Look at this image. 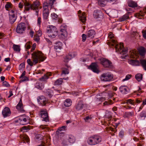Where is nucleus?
<instances>
[{
  "label": "nucleus",
  "instance_id": "obj_1",
  "mask_svg": "<svg viewBox=\"0 0 146 146\" xmlns=\"http://www.w3.org/2000/svg\"><path fill=\"white\" fill-rule=\"evenodd\" d=\"M31 55L33 62L30 59H28L27 60V63L31 66H33L34 64L35 65L38 62L44 61L46 58L41 52L38 51L34 52Z\"/></svg>",
  "mask_w": 146,
  "mask_h": 146
},
{
  "label": "nucleus",
  "instance_id": "obj_2",
  "mask_svg": "<svg viewBox=\"0 0 146 146\" xmlns=\"http://www.w3.org/2000/svg\"><path fill=\"white\" fill-rule=\"evenodd\" d=\"M40 3L39 1L36 0L30 4L28 2H26L25 3V10L24 12L33 10L35 11V15L37 16L38 15V12L42 7L40 5Z\"/></svg>",
  "mask_w": 146,
  "mask_h": 146
},
{
  "label": "nucleus",
  "instance_id": "obj_3",
  "mask_svg": "<svg viewBox=\"0 0 146 146\" xmlns=\"http://www.w3.org/2000/svg\"><path fill=\"white\" fill-rule=\"evenodd\" d=\"M111 41L114 44L113 45H115L116 51L118 53L123 55L121 56V58H125L127 55L126 54L127 50L124 49L123 43H121L119 44H118L116 42L114 39H112Z\"/></svg>",
  "mask_w": 146,
  "mask_h": 146
},
{
  "label": "nucleus",
  "instance_id": "obj_4",
  "mask_svg": "<svg viewBox=\"0 0 146 146\" xmlns=\"http://www.w3.org/2000/svg\"><path fill=\"white\" fill-rule=\"evenodd\" d=\"M46 32L48 36L51 38L55 37L58 34V31L56 28L52 25H48L47 27Z\"/></svg>",
  "mask_w": 146,
  "mask_h": 146
},
{
  "label": "nucleus",
  "instance_id": "obj_5",
  "mask_svg": "<svg viewBox=\"0 0 146 146\" xmlns=\"http://www.w3.org/2000/svg\"><path fill=\"white\" fill-rule=\"evenodd\" d=\"M39 115L42 119V120L47 122L49 121V117L47 110L46 109H41L39 113Z\"/></svg>",
  "mask_w": 146,
  "mask_h": 146
},
{
  "label": "nucleus",
  "instance_id": "obj_6",
  "mask_svg": "<svg viewBox=\"0 0 146 146\" xmlns=\"http://www.w3.org/2000/svg\"><path fill=\"white\" fill-rule=\"evenodd\" d=\"M100 63L105 67L111 68L112 67V64L111 61L108 59L102 58L99 59Z\"/></svg>",
  "mask_w": 146,
  "mask_h": 146
},
{
  "label": "nucleus",
  "instance_id": "obj_7",
  "mask_svg": "<svg viewBox=\"0 0 146 146\" xmlns=\"http://www.w3.org/2000/svg\"><path fill=\"white\" fill-rule=\"evenodd\" d=\"M9 14L10 23L13 24L17 19V16L15 12V11L11 10L9 12Z\"/></svg>",
  "mask_w": 146,
  "mask_h": 146
},
{
  "label": "nucleus",
  "instance_id": "obj_8",
  "mask_svg": "<svg viewBox=\"0 0 146 146\" xmlns=\"http://www.w3.org/2000/svg\"><path fill=\"white\" fill-rule=\"evenodd\" d=\"M26 28L25 23H20L17 26L16 31L17 33H23L25 31Z\"/></svg>",
  "mask_w": 146,
  "mask_h": 146
},
{
  "label": "nucleus",
  "instance_id": "obj_9",
  "mask_svg": "<svg viewBox=\"0 0 146 146\" xmlns=\"http://www.w3.org/2000/svg\"><path fill=\"white\" fill-rule=\"evenodd\" d=\"M101 79L104 81H110L113 78L112 74L110 73H106L104 74L101 76Z\"/></svg>",
  "mask_w": 146,
  "mask_h": 146
},
{
  "label": "nucleus",
  "instance_id": "obj_10",
  "mask_svg": "<svg viewBox=\"0 0 146 146\" xmlns=\"http://www.w3.org/2000/svg\"><path fill=\"white\" fill-rule=\"evenodd\" d=\"M16 123L19 122L21 125H25L29 123V119L26 117L23 116H21L19 119L15 121Z\"/></svg>",
  "mask_w": 146,
  "mask_h": 146
},
{
  "label": "nucleus",
  "instance_id": "obj_11",
  "mask_svg": "<svg viewBox=\"0 0 146 146\" xmlns=\"http://www.w3.org/2000/svg\"><path fill=\"white\" fill-rule=\"evenodd\" d=\"M37 101L42 106L46 105L48 103V101L46 100L44 96H41L38 97L37 99Z\"/></svg>",
  "mask_w": 146,
  "mask_h": 146
},
{
  "label": "nucleus",
  "instance_id": "obj_12",
  "mask_svg": "<svg viewBox=\"0 0 146 146\" xmlns=\"http://www.w3.org/2000/svg\"><path fill=\"white\" fill-rule=\"evenodd\" d=\"M93 15L94 18L96 19L102 18L103 17V13L100 10H96L94 11Z\"/></svg>",
  "mask_w": 146,
  "mask_h": 146
},
{
  "label": "nucleus",
  "instance_id": "obj_13",
  "mask_svg": "<svg viewBox=\"0 0 146 146\" xmlns=\"http://www.w3.org/2000/svg\"><path fill=\"white\" fill-rule=\"evenodd\" d=\"M46 5V3L45 4L43 7V18L45 19H47L49 14V9L47 8V5Z\"/></svg>",
  "mask_w": 146,
  "mask_h": 146
},
{
  "label": "nucleus",
  "instance_id": "obj_14",
  "mask_svg": "<svg viewBox=\"0 0 146 146\" xmlns=\"http://www.w3.org/2000/svg\"><path fill=\"white\" fill-rule=\"evenodd\" d=\"M2 114L4 117L10 116L11 111L9 108L7 107H5L2 111Z\"/></svg>",
  "mask_w": 146,
  "mask_h": 146
},
{
  "label": "nucleus",
  "instance_id": "obj_15",
  "mask_svg": "<svg viewBox=\"0 0 146 146\" xmlns=\"http://www.w3.org/2000/svg\"><path fill=\"white\" fill-rule=\"evenodd\" d=\"M81 13V11L80 10L78 12V14H79L78 16L79 17V19L82 23H84L86 20L85 13L83 12L82 14Z\"/></svg>",
  "mask_w": 146,
  "mask_h": 146
},
{
  "label": "nucleus",
  "instance_id": "obj_16",
  "mask_svg": "<svg viewBox=\"0 0 146 146\" xmlns=\"http://www.w3.org/2000/svg\"><path fill=\"white\" fill-rule=\"evenodd\" d=\"M55 1L56 0H49L48 3L46 1H44L43 3V7L44 6L45 4L46 3L47 8H48V9H49V8L51 9L53 7L54 3Z\"/></svg>",
  "mask_w": 146,
  "mask_h": 146
},
{
  "label": "nucleus",
  "instance_id": "obj_17",
  "mask_svg": "<svg viewBox=\"0 0 146 146\" xmlns=\"http://www.w3.org/2000/svg\"><path fill=\"white\" fill-rule=\"evenodd\" d=\"M75 54L74 53H70L68 55H66L64 58V61L65 62H68L72 58L74 57Z\"/></svg>",
  "mask_w": 146,
  "mask_h": 146
},
{
  "label": "nucleus",
  "instance_id": "obj_18",
  "mask_svg": "<svg viewBox=\"0 0 146 146\" xmlns=\"http://www.w3.org/2000/svg\"><path fill=\"white\" fill-rule=\"evenodd\" d=\"M97 64L96 63H93L90 66L89 68L94 72L98 73L99 70L97 67Z\"/></svg>",
  "mask_w": 146,
  "mask_h": 146
},
{
  "label": "nucleus",
  "instance_id": "obj_19",
  "mask_svg": "<svg viewBox=\"0 0 146 146\" xmlns=\"http://www.w3.org/2000/svg\"><path fill=\"white\" fill-rule=\"evenodd\" d=\"M129 63L133 66H138L140 64V60L139 61V60H134L131 59L129 61Z\"/></svg>",
  "mask_w": 146,
  "mask_h": 146
},
{
  "label": "nucleus",
  "instance_id": "obj_20",
  "mask_svg": "<svg viewBox=\"0 0 146 146\" xmlns=\"http://www.w3.org/2000/svg\"><path fill=\"white\" fill-rule=\"evenodd\" d=\"M96 142L95 141L93 135L88 138L87 140V143L90 145H96L97 144Z\"/></svg>",
  "mask_w": 146,
  "mask_h": 146
},
{
  "label": "nucleus",
  "instance_id": "obj_21",
  "mask_svg": "<svg viewBox=\"0 0 146 146\" xmlns=\"http://www.w3.org/2000/svg\"><path fill=\"white\" fill-rule=\"evenodd\" d=\"M51 17L53 20L57 21V22L59 23L62 22V20L59 18L58 16L54 13H52L51 14Z\"/></svg>",
  "mask_w": 146,
  "mask_h": 146
},
{
  "label": "nucleus",
  "instance_id": "obj_22",
  "mask_svg": "<svg viewBox=\"0 0 146 146\" xmlns=\"http://www.w3.org/2000/svg\"><path fill=\"white\" fill-rule=\"evenodd\" d=\"M120 91L123 94H127L128 92L129 88L125 86H121L119 88Z\"/></svg>",
  "mask_w": 146,
  "mask_h": 146
},
{
  "label": "nucleus",
  "instance_id": "obj_23",
  "mask_svg": "<svg viewBox=\"0 0 146 146\" xmlns=\"http://www.w3.org/2000/svg\"><path fill=\"white\" fill-rule=\"evenodd\" d=\"M96 35V32L93 29H91L88 31L87 32V37L92 38L94 37Z\"/></svg>",
  "mask_w": 146,
  "mask_h": 146
},
{
  "label": "nucleus",
  "instance_id": "obj_24",
  "mask_svg": "<svg viewBox=\"0 0 146 146\" xmlns=\"http://www.w3.org/2000/svg\"><path fill=\"white\" fill-rule=\"evenodd\" d=\"M16 108L17 109L21 112H23L24 111L21 99H20L19 103L16 106Z\"/></svg>",
  "mask_w": 146,
  "mask_h": 146
},
{
  "label": "nucleus",
  "instance_id": "obj_25",
  "mask_svg": "<svg viewBox=\"0 0 146 146\" xmlns=\"http://www.w3.org/2000/svg\"><path fill=\"white\" fill-rule=\"evenodd\" d=\"M84 105L83 104L82 102L80 101L75 106V108L78 111L81 110L84 107Z\"/></svg>",
  "mask_w": 146,
  "mask_h": 146
},
{
  "label": "nucleus",
  "instance_id": "obj_26",
  "mask_svg": "<svg viewBox=\"0 0 146 146\" xmlns=\"http://www.w3.org/2000/svg\"><path fill=\"white\" fill-rule=\"evenodd\" d=\"M93 136L95 141L96 142V144H98L101 142L102 139L101 136L98 135H95Z\"/></svg>",
  "mask_w": 146,
  "mask_h": 146
},
{
  "label": "nucleus",
  "instance_id": "obj_27",
  "mask_svg": "<svg viewBox=\"0 0 146 146\" xmlns=\"http://www.w3.org/2000/svg\"><path fill=\"white\" fill-rule=\"evenodd\" d=\"M68 142L71 143H74L75 140L74 137L72 135H69L67 137Z\"/></svg>",
  "mask_w": 146,
  "mask_h": 146
},
{
  "label": "nucleus",
  "instance_id": "obj_28",
  "mask_svg": "<svg viewBox=\"0 0 146 146\" xmlns=\"http://www.w3.org/2000/svg\"><path fill=\"white\" fill-rule=\"evenodd\" d=\"M145 13H146V9H145V10H144V11H140L139 12L136 13L135 14V16L136 17L141 19L142 18L141 17H143Z\"/></svg>",
  "mask_w": 146,
  "mask_h": 146
},
{
  "label": "nucleus",
  "instance_id": "obj_29",
  "mask_svg": "<svg viewBox=\"0 0 146 146\" xmlns=\"http://www.w3.org/2000/svg\"><path fill=\"white\" fill-rule=\"evenodd\" d=\"M43 82H37L36 84V87L40 90H42L44 88V84Z\"/></svg>",
  "mask_w": 146,
  "mask_h": 146
},
{
  "label": "nucleus",
  "instance_id": "obj_30",
  "mask_svg": "<svg viewBox=\"0 0 146 146\" xmlns=\"http://www.w3.org/2000/svg\"><path fill=\"white\" fill-rule=\"evenodd\" d=\"M128 5L131 7L135 8L137 6V3L133 1H130L128 2Z\"/></svg>",
  "mask_w": 146,
  "mask_h": 146
},
{
  "label": "nucleus",
  "instance_id": "obj_31",
  "mask_svg": "<svg viewBox=\"0 0 146 146\" xmlns=\"http://www.w3.org/2000/svg\"><path fill=\"white\" fill-rule=\"evenodd\" d=\"M139 51L140 55L142 56H144L146 52L145 48L143 47H140L139 49Z\"/></svg>",
  "mask_w": 146,
  "mask_h": 146
},
{
  "label": "nucleus",
  "instance_id": "obj_32",
  "mask_svg": "<svg viewBox=\"0 0 146 146\" xmlns=\"http://www.w3.org/2000/svg\"><path fill=\"white\" fill-rule=\"evenodd\" d=\"M71 100L70 99H66L64 102V105L65 107H68L70 106L72 104Z\"/></svg>",
  "mask_w": 146,
  "mask_h": 146
},
{
  "label": "nucleus",
  "instance_id": "obj_33",
  "mask_svg": "<svg viewBox=\"0 0 146 146\" xmlns=\"http://www.w3.org/2000/svg\"><path fill=\"white\" fill-rule=\"evenodd\" d=\"M129 18V17L128 14H125L122 17H120L118 19L119 21L120 22H122L128 19Z\"/></svg>",
  "mask_w": 146,
  "mask_h": 146
},
{
  "label": "nucleus",
  "instance_id": "obj_34",
  "mask_svg": "<svg viewBox=\"0 0 146 146\" xmlns=\"http://www.w3.org/2000/svg\"><path fill=\"white\" fill-rule=\"evenodd\" d=\"M62 45V43L61 42H56L55 45H54V48L56 50L60 49L61 48Z\"/></svg>",
  "mask_w": 146,
  "mask_h": 146
},
{
  "label": "nucleus",
  "instance_id": "obj_35",
  "mask_svg": "<svg viewBox=\"0 0 146 146\" xmlns=\"http://www.w3.org/2000/svg\"><path fill=\"white\" fill-rule=\"evenodd\" d=\"M134 114L133 112H125L123 115V117L125 118H128L131 117H132Z\"/></svg>",
  "mask_w": 146,
  "mask_h": 146
},
{
  "label": "nucleus",
  "instance_id": "obj_36",
  "mask_svg": "<svg viewBox=\"0 0 146 146\" xmlns=\"http://www.w3.org/2000/svg\"><path fill=\"white\" fill-rule=\"evenodd\" d=\"M107 2L106 0H98V3L99 5L102 7L105 6Z\"/></svg>",
  "mask_w": 146,
  "mask_h": 146
},
{
  "label": "nucleus",
  "instance_id": "obj_37",
  "mask_svg": "<svg viewBox=\"0 0 146 146\" xmlns=\"http://www.w3.org/2000/svg\"><path fill=\"white\" fill-rule=\"evenodd\" d=\"M140 62V64L141 65L144 70L146 71V60H141Z\"/></svg>",
  "mask_w": 146,
  "mask_h": 146
},
{
  "label": "nucleus",
  "instance_id": "obj_38",
  "mask_svg": "<svg viewBox=\"0 0 146 146\" xmlns=\"http://www.w3.org/2000/svg\"><path fill=\"white\" fill-rule=\"evenodd\" d=\"M135 78L137 81H140L142 79L143 75L141 74H138L135 75Z\"/></svg>",
  "mask_w": 146,
  "mask_h": 146
},
{
  "label": "nucleus",
  "instance_id": "obj_39",
  "mask_svg": "<svg viewBox=\"0 0 146 146\" xmlns=\"http://www.w3.org/2000/svg\"><path fill=\"white\" fill-rule=\"evenodd\" d=\"M35 138L36 141L39 142L42 139L43 136L40 134H37L36 135Z\"/></svg>",
  "mask_w": 146,
  "mask_h": 146
},
{
  "label": "nucleus",
  "instance_id": "obj_40",
  "mask_svg": "<svg viewBox=\"0 0 146 146\" xmlns=\"http://www.w3.org/2000/svg\"><path fill=\"white\" fill-rule=\"evenodd\" d=\"M62 79L61 78H60L57 79L55 81L54 84L56 85H60L62 84Z\"/></svg>",
  "mask_w": 146,
  "mask_h": 146
},
{
  "label": "nucleus",
  "instance_id": "obj_41",
  "mask_svg": "<svg viewBox=\"0 0 146 146\" xmlns=\"http://www.w3.org/2000/svg\"><path fill=\"white\" fill-rule=\"evenodd\" d=\"M113 104V102L112 100H109L108 101H105L103 103V106H109L110 105L112 104Z\"/></svg>",
  "mask_w": 146,
  "mask_h": 146
},
{
  "label": "nucleus",
  "instance_id": "obj_42",
  "mask_svg": "<svg viewBox=\"0 0 146 146\" xmlns=\"http://www.w3.org/2000/svg\"><path fill=\"white\" fill-rule=\"evenodd\" d=\"M30 129V128L29 126H24L21 128V131L23 132H25L28 131Z\"/></svg>",
  "mask_w": 146,
  "mask_h": 146
},
{
  "label": "nucleus",
  "instance_id": "obj_43",
  "mask_svg": "<svg viewBox=\"0 0 146 146\" xmlns=\"http://www.w3.org/2000/svg\"><path fill=\"white\" fill-rule=\"evenodd\" d=\"M14 50L17 52H19L20 50V46L18 45L14 44L13 46Z\"/></svg>",
  "mask_w": 146,
  "mask_h": 146
},
{
  "label": "nucleus",
  "instance_id": "obj_44",
  "mask_svg": "<svg viewBox=\"0 0 146 146\" xmlns=\"http://www.w3.org/2000/svg\"><path fill=\"white\" fill-rule=\"evenodd\" d=\"M46 93L47 95L49 96V98H51L53 95V91L50 90H49L46 92Z\"/></svg>",
  "mask_w": 146,
  "mask_h": 146
},
{
  "label": "nucleus",
  "instance_id": "obj_45",
  "mask_svg": "<svg viewBox=\"0 0 146 146\" xmlns=\"http://www.w3.org/2000/svg\"><path fill=\"white\" fill-rule=\"evenodd\" d=\"M12 5V4L11 3L7 2L5 6V8L6 10L8 11H9V9L11 8Z\"/></svg>",
  "mask_w": 146,
  "mask_h": 146
},
{
  "label": "nucleus",
  "instance_id": "obj_46",
  "mask_svg": "<svg viewBox=\"0 0 146 146\" xmlns=\"http://www.w3.org/2000/svg\"><path fill=\"white\" fill-rule=\"evenodd\" d=\"M26 2H27V1H22L20 2L19 4V7L20 8H22L24 5L25 6V3Z\"/></svg>",
  "mask_w": 146,
  "mask_h": 146
},
{
  "label": "nucleus",
  "instance_id": "obj_47",
  "mask_svg": "<svg viewBox=\"0 0 146 146\" xmlns=\"http://www.w3.org/2000/svg\"><path fill=\"white\" fill-rule=\"evenodd\" d=\"M51 74L50 72H48L46 74H45L44 76L42 78V79H47L48 78V77L51 76Z\"/></svg>",
  "mask_w": 146,
  "mask_h": 146
},
{
  "label": "nucleus",
  "instance_id": "obj_48",
  "mask_svg": "<svg viewBox=\"0 0 146 146\" xmlns=\"http://www.w3.org/2000/svg\"><path fill=\"white\" fill-rule=\"evenodd\" d=\"M69 73L68 70V68H63L62 70V74H68Z\"/></svg>",
  "mask_w": 146,
  "mask_h": 146
},
{
  "label": "nucleus",
  "instance_id": "obj_49",
  "mask_svg": "<svg viewBox=\"0 0 146 146\" xmlns=\"http://www.w3.org/2000/svg\"><path fill=\"white\" fill-rule=\"evenodd\" d=\"M126 103L127 104L129 103L131 105L134 106L135 105V102H134L131 99L127 100Z\"/></svg>",
  "mask_w": 146,
  "mask_h": 146
},
{
  "label": "nucleus",
  "instance_id": "obj_50",
  "mask_svg": "<svg viewBox=\"0 0 146 146\" xmlns=\"http://www.w3.org/2000/svg\"><path fill=\"white\" fill-rule=\"evenodd\" d=\"M66 27L64 25H62L60 27V31L62 33H64L66 32Z\"/></svg>",
  "mask_w": 146,
  "mask_h": 146
},
{
  "label": "nucleus",
  "instance_id": "obj_51",
  "mask_svg": "<svg viewBox=\"0 0 146 146\" xmlns=\"http://www.w3.org/2000/svg\"><path fill=\"white\" fill-rule=\"evenodd\" d=\"M105 116L108 118H110L112 117V116L111 113L110 112L108 111L105 114Z\"/></svg>",
  "mask_w": 146,
  "mask_h": 146
},
{
  "label": "nucleus",
  "instance_id": "obj_52",
  "mask_svg": "<svg viewBox=\"0 0 146 146\" xmlns=\"http://www.w3.org/2000/svg\"><path fill=\"white\" fill-rule=\"evenodd\" d=\"M20 78H21V79L20 80V82H22L29 80V78L26 76H24Z\"/></svg>",
  "mask_w": 146,
  "mask_h": 146
},
{
  "label": "nucleus",
  "instance_id": "obj_53",
  "mask_svg": "<svg viewBox=\"0 0 146 146\" xmlns=\"http://www.w3.org/2000/svg\"><path fill=\"white\" fill-rule=\"evenodd\" d=\"M139 116L140 117H146V113L145 111H143L140 114Z\"/></svg>",
  "mask_w": 146,
  "mask_h": 146
},
{
  "label": "nucleus",
  "instance_id": "obj_54",
  "mask_svg": "<svg viewBox=\"0 0 146 146\" xmlns=\"http://www.w3.org/2000/svg\"><path fill=\"white\" fill-rule=\"evenodd\" d=\"M3 86L6 87H9L10 86V85L7 82L4 81L3 83Z\"/></svg>",
  "mask_w": 146,
  "mask_h": 146
},
{
  "label": "nucleus",
  "instance_id": "obj_55",
  "mask_svg": "<svg viewBox=\"0 0 146 146\" xmlns=\"http://www.w3.org/2000/svg\"><path fill=\"white\" fill-rule=\"evenodd\" d=\"M82 41L83 42H85L86 38V37H87V35L84 34L82 35Z\"/></svg>",
  "mask_w": 146,
  "mask_h": 146
},
{
  "label": "nucleus",
  "instance_id": "obj_56",
  "mask_svg": "<svg viewBox=\"0 0 146 146\" xmlns=\"http://www.w3.org/2000/svg\"><path fill=\"white\" fill-rule=\"evenodd\" d=\"M131 75L128 74L126 76L125 78V79L123 80V81H125L126 80H129L131 77Z\"/></svg>",
  "mask_w": 146,
  "mask_h": 146
},
{
  "label": "nucleus",
  "instance_id": "obj_57",
  "mask_svg": "<svg viewBox=\"0 0 146 146\" xmlns=\"http://www.w3.org/2000/svg\"><path fill=\"white\" fill-rule=\"evenodd\" d=\"M62 143L64 146H66L68 145V142L66 140H64L62 141Z\"/></svg>",
  "mask_w": 146,
  "mask_h": 146
},
{
  "label": "nucleus",
  "instance_id": "obj_58",
  "mask_svg": "<svg viewBox=\"0 0 146 146\" xmlns=\"http://www.w3.org/2000/svg\"><path fill=\"white\" fill-rule=\"evenodd\" d=\"M66 126H63L62 127H59L58 130L61 131H64L65 130V129L66 128Z\"/></svg>",
  "mask_w": 146,
  "mask_h": 146
},
{
  "label": "nucleus",
  "instance_id": "obj_59",
  "mask_svg": "<svg viewBox=\"0 0 146 146\" xmlns=\"http://www.w3.org/2000/svg\"><path fill=\"white\" fill-rule=\"evenodd\" d=\"M84 119L86 122H89L91 120V118L90 116H88L84 118Z\"/></svg>",
  "mask_w": 146,
  "mask_h": 146
},
{
  "label": "nucleus",
  "instance_id": "obj_60",
  "mask_svg": "<svg viewBox=\"0 0 146 146\" xmlns=\"http://www.w3.org/2000/svg\"><path fill=\"white\" fill-rule=\"evenodd\" d=\"M41 23V18L40 17H38L37 19V25L39 26H40Z\"/></svg>",
  "mask_w": 146,
  "mask_h": 146
},
{
  "label": "nucleus",
  "instance_id": "obj_61",
  "mask_svg": "<svg viewBox=\"0 0 146 146\" xmlns=\"http://www.w3.org/2000/svg\"><path fill=\"white\" fill-rule=\"evenodd\" d=\"M25 67V64L24 63H22L19 66V68L20 69H22Z\"/></svg>",
  "mask_w": 146,
  "mask_h": 146
},
{
  "label": "nucleus",
  "instance_id": "obj_62",
  "mask_svg": "<svg viewBox=\"0 0 146 146\" xmlns=\"http://www.w3.org/2000/svg\"><path fill=\"white\" fill-rule=\"evenodd\" d=\"M124 132L123 131L121 130L120 131L119 133V136L120 137H122L124 135Z\"/></svg>",
  "mask_w": 146,
  "mask_h": 146
},
{
  "label": "nucleus",
  "instance_id": "obj_63",
  "mask_svg": "<svg viewBox=\"0 0 146 146\" xmlns=\"http://www.w3.org/2000/svg\"><path fill=\"white\" fill-rule=\"evenodd\" d=\"M142 33L143 37L145 39H146V29L145 31H143Z\"/></svg>",
  "mask_w": 146,
  "mask_h": 146
},
{
  "label": "nucleus",
  "instance_id": "obj_64",
  "mask_svg": "<svg viewBox=\"0 0 146 146\" xmlns=\"http://www.w3.org/2000/svg\"><path fill=\"white\" fill-rule=\"evenodd\" d=\"M22 137L24 138L25 141H26L27 143L29 142V139L27 137L22 136Z\"/></svg>",
  "mask_w": 146,
  "mask_h": 146
}]
</instances>
